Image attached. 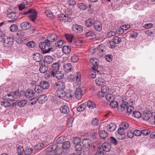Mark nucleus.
<instances>
[{
  "label": "nucleus",
  "instance_id": "62",
  "mask_svg": "<svg viewBox=\"0 0 155 155\" xmlns=\"http://www.w3.org/2000/svg\"><path fill=\"white\" fill-rule=\"evenodd\" d=\"M37 101V98L34 97L29 100V103L31 105H34L36 103Z\"/></svg>",
  "mask_w": 155,
  "mask_h": 155
},
{
  "label": "nucleus",
  "instance_id": "46",
  "mask_svg": "<svg viewBox=\"0 0 155 155\" xmlns=\"http://www.w3.org/2000/svg\"><path fill=\"white\" fill-rule=\"evenodd\" d=\"M113 40L115 44H118L121 42V39L120 38L115 36L113 38Z\"/></svg>",
  "mask_w": 155,
  "mask_h": 155
},
{
  "label": "nucleus",
  "instance_id": "21",
  "mask_svg": "<svg viewBox=\"0 0 155 155\" xmlns=\"http://www.w3.org/2000/svg\"><path fill=\"white\" fill-rule=\"evenodd\" d=\"M103 150L105 152H108L111 149L110 145L107 143H104L102 145Z\"/></svg>",
  "mask_w": 155,
  "mask_h": 155
},
{
  "label": "nucleus",
  "instance_id": "45",
  "mask_svg": "<svg viewBox=\"0 0 155 155\" xmlns=\"http://www.w3.org/2000/svg\"><path fill=\"white\" fill-rule=\"evenodd\" d=\"M93 70L95 71L98 74H101V68L99 67L98 65L95 66H93L92 67Z\"/></svg>",
  "mask_w": 155,
  "mask_h": 155
},
{
  "label": "nucleus",
  "instance_id": "37",
  "mask_svg": "<svg viewBox=\"0 0 155 155\" xmlns=\"http://www.w3.org/2000/svg\"><path fill=\"white\" fill-rule=\"evenodd\" d=\"M57 92L59 97L60 98L64 97L66 95V94L64 91V90L58 91Z\"/></svg>",
  "mask_w": 155,
  "mask_h": 155
},
{
  "label": "nucleus",
  "instance_id": "39",
  "mask_svg": "<svg viewBox=\"0 0 155 155\" xmlns=\"http://www.w3.org/2000/svg\"><path fill=\"white\" fill-rule=\"evenodd\" d=\"M65 37L68 42H71L72 41L73 36L71 35L66 34L65 35Z\"/></svg>",
  "mask_w": 155,
  "mask_h": 155
},
{
  "label": "nucleus",
  "instance_id": "60",
  "mask_svg": "<svg viewBox=\"0 0 155 155\" xmlns=\"http://www.w3.org/2000/svg\"><path fill=\"white\" fill-rule=\"evenodd\" d=\"M142 117L145 120H148L150 118L149 115L146 113L143 114Z\"/></svg>",
  "mask_w": 155,
  "mask_h": 155
},
{
  "label": "nucleus",
  "instance_id": "50",
  "mask_svg": "<svg viewBox=\"0 0 155 155\" xmlns=\"http://www.w3.org/2000/svg\"><path fill=\"white\" fill-rule=\"evenodd\" d=\"M134 110V107L132 106H129L127 107V111L129 113H131Z\"/></svg>",
  "mask_w": 155,
  "mask_h": 155
},
{
  "label": "nucleus",
  "instance_id": "53",
  "mask_svg": "<svg viewBox=\"0 0 155 155\" xmlns=\"http://www.w3.org/2000/svg\"><path fill=\"white\" fill-rule=\"evenodd\" d=\"M73 141L74 144H78L80 143L81 140L79 137H74L73 138Z\"/></svg>",
  "mask_w": 155,
  "mask_h": 155
},
{
  "label": "nucleus",
  "instance_id": "40",
  "mask_svg": "<svg viewBox=\"0 0 155 155\" xmlns=\"http://www.w3.org/2000/svg\"><path fill=\"white\" fill-rule=\"evenodd\" d=\"M85 36L86 37H95V33L93 31H90L87 32L85 34Z\"/></svg>",
  "mask_w": 155,
  "mask_h": 155
},
{
  "label": "nucleus",
  "instance_id": "59",
  "mask_svg": "<svg viewBox=\"0 0 155 155\" xmlns=\"http://www.w3.org/2000/svg\"><path fill=\"white\" fill-rule=\"evenodd\" d=\"M12 39L11 38H7L6 39H4V43L6 44H10Z\"/></svg>",
  "mask_w": 155,
  "mask_h": 155
},
{
  "label": "nucleus",
  "instance_id": "58",
  "mask_svg": "<svg viewBox=\"0 0 155 155\" xmlns=\"http://www.w3.org/2000/svg\"><path fill=\"white\" fill-rule=\"evenodd\" d=\"M109 90L108 87L105 85H104L101 88V91L105 94H106Z\"/></svg>",
  "mask_w": 155,
  "mask_h": 155
},
{
  "label": "nucleus",
  "instance_id": "23",
  "mask_svg": "<svg viewBox=\"0 0 155 155\" xmlns=\"http://www.w3.org/2000/svg\"><path fill=\"white\" fill-rule=\"evenodd\" d=\"M128 105V103L127 102H123L122 104L118 107V110L119 111H122L124 110L125 108Z\"/></svg>",
  "mask_w": 155,
  "mask_h": 155
},
{
  "label": "nucleus",
  "instance_id": "47",
  "mask_svg": "<svg viewBox=\"0 0 155 155\" xmlns=\"http://www.w3.org/2000/svg\"><path fill=\"white\" fill-rule=\"evenodd\" d=\"M110 104V106L113 108H116L117 107L118 104L117 101H112V102Z\"/></svg>",
  "mask_w": 155,
  "mask_h": 155
},
{
  "label": "nucleus",
  "instance_id": "7",
  "mask_svg": "<svg viewBox=\"0 0 155 155\" xmlns=\"http://www.w3.org/2000/svg\"><path fill=\"white\" fill-rule=\"evenodd\" d=\"M106 50V49L104 45L102 44L100 45H99L96 48H95V53L97 54H100L99 55V56H101V55H102L101 53L105 52Z\"/></svg>",
  "mask_w": 155,
  "mask_h": 155
},
{
  "label": "nucleus",
  "instance_id": "6",
  "mask_svg": "<svg viewBox=\"0 0 155 155\" xmlns=\"http://www.w3.org/2000/svg\"><path fill=\"white\" fill-rule=\"evenodd\" d=\"M65 85L64 83L61 81L57 82L55 83L53 85V87L57 91L64 90L65 88Z\"/></svg>",
  "mask_w": 155,
  "mask_h": 155
},
{
  "label": "nucleus",
  "instance_id": "14",
  "mask_svg": "<svg viewBox=\"0 0 155 155\" xmlns=\"http://www.w3.org/2000/svg\"><path fill=\"white\" fill-rule=\"evenodd\" d=\"M83 146L86 148H89L91 146L92 142L90 139L84 138L83 141Z\"/></svg>",
  "mask_w": 155,
  "mask_h": 155
},
{
  "label": "nucleus",
  "instance_id": "27",
  "mask_svg": "<svg viewBox=\"0 0 155 155\" xmlns=\"http://www.w3.org/2000/svg\"><path fill=\"white\" fill-rule=\"evenodd\" d=\"M48 70V67L45 65L43 64L40 66L39 70L41 73H45Z\"/></svg>",
  "mask_w": 155,
  "mask_h": 155
},
{
  "label": "nucleus",
  "instance_id": "42",
  "mask_svg": "<svg viewBox=\"0 0 155 155\" xmlns=\"http://www.w3.org/2000/svg\"><path fill=\"white\" fill-rule=\"evenodd\" d=\"M9 29L11 31L14 32L17 30L18 28L16 25L13 24L10 26Z\"/></svg>",
  "mask_w": 155,
  "mask_h": 155
},
{
  "label": "nucleus",
  "instance_id": "63",
  "mask_svg": "<svg viewBox=\"0 0 155 155\" xmlns=\"http://www.w3.org/2000/svg\"><path fill=\"white\" fill-rule=\"evenodd\" d=\"M98 120L96 118L93 119L91 121L92 124L94 126H97L98 124Z\"/></svg>",
  "mask_w": 155,
  "mask_h": 155
},
{
  "label": "nucleus",
  "instance_id": "11",
  "mask_svg": "<svg viewBox=\"0 0 155 155\" xmlns=\"http://www.w3.org/2000/svg\"><path fill=\"white\" fill-rule=\"evenodd\" d=\"M21 28L23 30H26L30 28L31 26L30 23L27 21L22 22L21 24Z\"/></svg>",
  "mask_w": 155,
  "mask_h": 155
},
{
  "label": "nucleus",
  "instance_id": "54",
  "mask_svg": "<svg viewBox=\"0 0 155 155\" xmlns=\"http://www.w3.org/2000/svg\"><path fill=\"white\" fill-rule=\"evenodd\" d=\"M64 136H61L59 137L56 140L57 143L61 144L62 143L64 140Z\"/></svg>",
  "mask_w": 155,
  "mask_h": 155
},
{
  "label": "nucleus",
  "instance_id": "61",
  "mask_svg": "<svg viewBox=\"0 0 155 155\" xmlns=\"http://www.w3.org/2000/svg\"><path fill=\"white\" fill-rule=\"evenodd\" d=\"M46 15L48 17L52 18H53V15L51 12L49 11H47L45 12Z\"/></svg>",
  "mask_w": 155,
  "mask_h": 155
},
{
  "label": "nucleus",
  "instance_id": "19",
  "mask_svg": "<svg viewBox=\"0 0 155 155\" xmlns=\"http://www.w3.org/2000/svg\"><path fill=\"white\" fill-rule=\"evenodd\" d=\"M35 94V92L33 90H30L25 92V95L27 98H29L33 97Z\"/></svg>",
  "mask_w": 155,
  "mask_h": 155
},
{
  "label": "nucleus",
  "instance_id": "49",
  "mask_svg": "<svg viewBox=\"0 0 155 155\" xmlns=\"http://www.w3.org/2000/svg\"><path fill=\"white\" fill-rule=\"evenodd\" d=\"M35 43L33 41H30L26 43V45L29 48H34L35 45Z\"/></svg>",
  "mask_w": 155,
  "mask_h": 155
},
{
  "label": "nucleus",
  "instance_id": "52",
  "mask_svg": "<svg viewBox=\"0 0 155 155\" xmlns=\"http://www.w3.org/2000/svg\"><path fill=\"white\" fill-rule=\"evenodd\" d=\"M75 76L76 77V81L79 82L81 80V75L80 73L76 72L75 74Z\"/></svg>",
  "mask_w": 155,
  "mask_h": 155
},
{
  "label": "nucleus",
  "instance_id": "29",
  "mask_svg": "<svg viewBox=\"0 0 155 155\" xmlns=\"http://www.w3.org/2000/svg\"><path fill=\"white\" fill-rule=\"evenodd\" d=\"M90 62L92 65L94 66H95L98 65L99 64L98 60L95 58H91L90 60Z\"/></svg>",
  "mask_w": 155,
  "mask_h": 155
},
{
  "label": "nucleus",
  "instance_id": "32",
  "mask_svg": "<svg viewBox=\"0 0 155 155\" xmlns=\"http://www.w3.org/2000/svg\"><path fill=\"white\" fill-rule=\"evenodd\" d=\"M12 93L14 98V100L18 99L21 96V93L19 92L15 91Z\"/></svg>",
  "mask_w": 155,
  "mask_h": 155
},
{
  "label": "nucleus",
  "instance_id": "16",
  "mask_svg": "<svg viewBox=\"0 0 155 155\" xmlns=\"http://www.w3.org/2000/svg\"><path fill=\"white\" fill-rule=\"evenodd\" d=\"M47 99V97L46 95L42 94L40 95L37 100L38 102L42 104L45 102Z\"/></svg>",
  "mask_w": 155,
  "mask_h": 155
},
{
  "label": "nucleus",
  "instance_id": "36",
  "mask_svg": "<svg viewBox=\"0 0 155 155\" xmlns=\"http://www.w3.org/2000/svg\"><path fill=\"white\" fill-rule=\"evenodd\" d=\"M106 99L108 101L111 102L114 100V97L113 95L110 94H107L105 96Z\"/></svg>",
  "mask_w": 155,
  "mask_h": 155
},
{
  "label": "nucleus",
  "instance_id": "51",
  "mask_svg": "<svg viewBox=\"0 0 155 155\" xmlns=\"http://www.w3.org/2000/svg\"><path fill=\"white\" fill-rule=\"evenodd\" d=\"M45 147V145L44 143H39L35 146V149H41Z\"/></svg>",
  "mask_w": 155,
  "mask_h": 155
},
{
  "label": "nucleus",
  "instance_id": "31",
  "mask_svg": "<svg viewBox=\"0 0 155 155\" xmlns=\"http://www.w3.org/2000/svg\"><path fill=\"white\" fill-rule=\"evenodd\" d=\"M87 106L89 108L93 109L96 107V105L95 103L92 101L88 100L87 102Z\"/></svg>",
  "mask_w": 155,
  "mask_h": 155
},
{
  "label": "nucleus",
  "instance_id": "2",
  "mask_svg": "<svg viewBox=\"0 0 155 155\" xmlns=\"http://www.w3.org/2000/svg\"><path fill=\"white\" fill-rule=\"evenodd\" d=\"M49 86V84L48 81H42L39 82V84L35 86V90L37 93L41 94L43 92L44 90L48 89Z\"/></svg>",
  "mask_w": 155,
  "mask_h": 155
},
{
  "label": "nucleus",
  "instance_id": "35",
  "mask_svg": "<svg viewBox=\"0 0 155 155\" xmlns=\"http://www.w3.org/2000/svg\"><path fill=\"white\" fill-rule=\"evenodd\" d=\"M86 107V105L82 104L77 107V110L79 112H82L84 110Z\"/></svg>",
  "mask_w": 155,
  "mask_h": 155
},
{
  "label": "nucleus",
  "instance_id": "20",
  "mask_svg": "<svg viewBox=\"0 0 155 155\" xmlns=\"http://www.w3.org/2000/svg\"><path fill=\"white\" fill-rule=\"evenodd\" d=\"M61 112L64 114H67L69 112V107L66 105L61 106L60 108Z\"/></svg>",
  "mask_w": 155,
  "mask_h": 155
},
{
  "label": "nucleus",
  "instance_id": "38",
  "mask_svg": "<svg viewBox=\"0 0 155 155\" xmlns=\"http://www.w3.org/2000/svg\"><path fill=\"white\" fill-rule=\"evenodd\" d=\"M133 115L134 117L137 118H140L141 116V113L138 111H134L133 112Z\"/></svg>",
  "mask_w": 155,
  "mask_h": 155
},
{
  "label": "nucleus",
  "instance_id": "13",
  "mask_svg": "<svg viewBox=\"0 0 155 155\" xmlns=\"http://www.w3.org/2000/svg\"><path fill=\"white\" fill-rule=\"evenodd\" d=\"M107 130L110 132L114 131L115 130L116 128V126L114 123H110L106 127Z\"/></svg>",
  "mask_w": 155,
  "mask_h": 155
},
{
  "label": "nucleus",
  "instance_id": "28",
  "mask_svg": "<svg viewBox=\"0 0 155 155\" xmlns=\"http://www.w3.org/2000/svg\"><path fill=\"white\" fill-rule=\"evenodd\" d=\"M71 143L68 141L64 142L62 145V148L64 150L68 149L70 147Z\"/></svg>",
  "mask_w": 155,
  "mask_h": 155
},
{
  "label": "nucleus",
  "instance_id": "56",
  "mask_svg": "<svg viewBox=\"0 0 155 155\" xmlns=\"http://www.w3.org/2000/svg\"><path fill=\"white\" fill-rule=\"evenodd\" d=\"M17 150L18 153L20 154H22L24 152L23 147L21 146H19L18 147Z\"/></svg>",
  "mask_w": 155,
  "mask_h": 155
},
{
  "label": "nucleus",
  "instance_id": "3",
  "mask_svg": "<svg viewBox=\"0 0 155 155\" xmlns=\"http://www.w3.org/2000/svg\"><path fill=\"white\" fill-rule=\"evenodd\" d=\"M24 14H27L30 19L32 21H34L37 17V11L35 9H30L28 11L24 12Z\"/></svg>",
  "mask_w": 155,
  "mask_h": 155
},
{
  "label": "nucleus",
  "instance_id": "33",
  "mask_svg": "<svg viewBox=\"0 0 155 155\" xmlns=\"http://www.w3.org/2000/svg\"><path fill=\"white\" fill-rule=\"evenodd\" d=\"M45 62L48 64H51L53 61V59L50 56H46L45 57Z\"/></svg>",
  "mask_w": 155,
  "mask_h": 155
},
{
  "label": "nucleus",
  "instance_id": "5",
  "mask_svg": "<svg viewBox=\"0 0 155 155\" xmlns=\"http://www.w3.org/2000/svg\"><path fill=\"white\" fill-rule=\"evenodd\" d=\"M58 19L61 22H70L72 21V19L70 17L63 14H59L58 16Z\"/></svg>",
  "mask_w": 155,
  "mask_h": 155
},
{
  "label": "nucleus",
  "instance_id": "30",
  "mask_svg": "<svg viewBox=\"0 0 155 155\" xmlns=\"http://www.w3.org/2000/svg\"><path fill=\"white\" fill-rule=\"evenodd\" d=\"M62 51L66 54H68L70 52V47L68 46L65 45L62 48Z\"/></svg>",
  "mask_w": 155,
  "mask_h": 155
},
{
  "label": "nucleus",
  "instance_id": "44",
  "mask_svg": "<svg viewBox=\"0 0 155 155\" xmlns=\"http://www.w3.org/2000/svg\"><path fill=\"white\" fill-rule=\"evenodd\" d=\"M78 6L81 10H85L87 8L86 5L83 3H80L78 4Z\"/></svg>",
  "mask_w": 155,
  "mask_h": 155
},
{
  "label": "nucleus",
  "instance_id": "9",
  "mask_svg": "<svg viewBox=\"0 0 155 155\" xmlns=\"http://www.w3.org/2000/svg\"><path fill=\"white\" fill-rule=\"evenodd\" d=\"M39 47L41 49L44 50L43 52L44 53H48L52 50V48H47L44 42H41L40 43Z\"/></svg>",
  "mask_w": 155,
  "mask_h": 155
},
{
  "label": "nucleus",
  "instance_id": "8",
  "mask_svg": "<svg viewBox=\"0 0 155 155\" xmlns=\"http://www.w3.org/2000/svg\"><path fill=\"white\" fill-rule=\"evenodd\" d=\"M7 15L8 18L11 19V20H8V22H13L18 18L17 14L14 12L9 13Z\"/></svg>",
  "mask_w": 155,
  "mask_h": 155
},
{
  "label": "nucleus",
  "instance_id": "48",
  "mask_svg": "<svg viewBox=\"0 0 155 155\" xmlns=\"http://www.w3.org/2000/svg\"><path fill=\"white\" fill-rule=\"evenodd\" d=\"M27 102V101L25 100L21 101L18 102V105L20 107H23L26 104Z\"/></svg>",
  "mask_w": 155,
  "mask_h": 155
},
{
  "label": "nucleus",
  "instance_id": "4",
  "mask_svg": "<svg viewBox=\"0 0 155 155\" xmlns=\"http://www.w3.org/2000/svg\"><path fill=\"white\" fill-rule=\"evenodd\" d=\"M49 75L45 76L46 78H48L50 76H52L53 77H55L58 79L60 80L63 77L64 75L63 73H62L61 71H57L56 72H53V71H50L48 72ZM47 75V73L46 74V75Z\"/></svg>",
  "mask_w": 155,
  "mask_h": 155
},
{
  "label": "nucleus",
  "instance_id": "24",
  "mask_svg": "<svg viewBox=\"0 0 155 155\" xmlns=\"http://www.w3.org/2000/svg\"><path fill=\"white\" fill-rule=\"evenodd\" d=\"M94 19L92 18L86 20L85 21V25L88 27H90L92 26V25L94 24Z\"/></svg>",
  "mask_w": 155,
  "mask_h": 155
},
{
  "label": "nucleus",
  "instance_id": "55",
  "mask_svg": "<svg viewBox=\"0 0 155 155\" xmlns=\"http://www.w3.org/2000/svg\"><path fill=\"white\" fill-rule=\"evenodd\" d=\"M1 104L2 106H4L5 107H8L11 105V103L8 101H3L1 102Z\"/></svg>",
  "mask_w": 155,
  "mask_h": 155
},
{
  "label": "nucleus",
  "instance_id": "43",
  "mask_svg": "<svg viewBox=\"0 0 155 155\" xmlns=\"http://www.w3.org/2000/svg\"><path fill=\"white\" fill-rule=\"evenodd\" d=\"M64 41L62 40H60L58 41L55 43V45L56 47L60 48L62 47Z\"/></svg>",
  "mask_w": 155,
  "mask_h": 155
},
{
  "label": "nucleus",
  "instance_id": "26",
  "mask_svg": "<svg viewBox=\"0 0 155 155\" xmlns=\"http://www.w3.org/2000/svg\"><path fill=\"white\" fill-rule=\"evenodd\" d=\"M99 135L101 138L104 139L107 138L108 136L107 132L104 130L100 131L99 132Z\"/></svg>",
  "mask_w": 155,
  "mask_h": 155
},
{
  "label": "nucleus",
  "instance_id": "12",
  "mask_svg": "<svg viewBox=\"0 0 155 155\" xmlns=\"http://www.w3.org/2000/svg\"><path fill=\"white\" fill-rule=\"evenodd\" d=\"M94 27L97 31H100L102 28V25L101 23L99 21H95L94 24Z\"/></svg>",
  "mask_w": 155,
  "mask_h": 155
},
{
  "label": "nucleus",
  "instance_id": "64",
  "mask_svg": "<svg viewBox=\"0 0 155 155\" xmlns=\"http://www.w3.org/2000/svg\"><path fill=\"white\" fill-rule=\"evenodd\" d=\"M133 132L134 135L136 136H140L141 135V131L139 130H136Z\"/></svg>",
  "mask_w": 155,
  "mask_h": 155
},
{
  "label": "nucleus",
  "instance_id": "41",
  "mask_svg": "<svg viewBox=\"0 0 155 155\" xmlns=\"http://www.w3.org/2000/svg\"><path fill=\"white\" fill-rule=\"evenodd\" d=\"M104 81V79L100 78H99L96 79L95 82L97 86H100L103 83Z\"/></svg>",
  "mask_w": 155,
  "mask_h": 155
},
{
  "label": "nucleus",
  "instance_id": "22",
  "mask_svg": "<svg viewBox=\"0 0 155 155\" xmlns=\"http://www.w3.org/2000/svg\"><path fill=\"white\" fill-rule=\"evenodd\" d=\"M33 58L35 61L37 62H39L42 59V58L40 54L38 53H35L34 54Z\"/></svg>",
  "mask_w": 155,
  "mask_h": 155
},
{
  "label": "nucleus",
  "instance_id": "34",
  "mask_svg": "<svg viewBox=\"0 0 155 155\" xmlns=\"http://www.w3.org/2000/svg\"><path fill=\"white\" fill-rule=\"evenodd\" d=\"M129 127L128 124L126 122H122L120 124V129L124 130L127 129Z\"/></svg>",
  "mask_w": 155,
  "mask_h": 155
},
{
  "label": "nucleus",
  "instance_id": "17",
  "mask_svg": "<svg viewBox=\"0 0 155 155\" xmlns=\"http://www.w3.org/2000/svg\"><path fill=\"white\" fill-rule=\"evenodd\" d=\"M48 38L51 42L55 41L58 39L57 36L54 34H50Z\"/></svg>",
  "mask_w": 155,
  "mask_h": 155
},
{
  "label": "nucleus",
  "instance_id": "18",
  "mask_svg": "<svg viewBox=\"0 0 155 155\" xmlns=\"http://www.w3.org/2000/svg\"><path fill=\"white\" fill-rule=\"evenodd\" d=\"M59 64L58 62H56L53 64L51 66V70L50 71L56 72L58 71V70L59 68Z\"/></svg>",
  "mask_w": 155,
  "mask_h": 155
},
{
  "label": "nucleus",
  "instance_id": "15",
  "mask_svg": "<svg viewBox=\"0 0 155 155\" xmlns=\"http://www.w3.org/2000/svg\"><path fill=\"white\" fill-rule=\"evenodd\" d=\"M75 95L76 98L78 99L81 97L82 95V91L80 88H78L76 89Z\"/></svg>",
  "mask_w": 155,
  "mask_h": 155
},
{
  "label": "nucleus",
  "instance_id": "10",
  "mask_svg": "<svg viewBox=\"0 0 155 155\" xmlns=\"http://www.w3.org/2000/svg\"><path fill=\"white\" fill-rule=\"evenodd\" d=\"M72 30L76 32L80 33L82 31L83 27L78 24L73 25L72 27Z\"/></svg>",
  "mask_w": 155,
  "mask_h": 155
},
{
  "label": "nucleus",
  "instance_id": "1",
  "mask_svg": "<svg viewBox=\"0 0 155 155\" xmlns=\"http://www.w3.org/2000/svg\"><path fill=\"white\" fill-rule=\"evenodd\" d=\"M45 152L46 155H57L61 154L63 150L56 145H52L45 150Z\"/></svg>",
  "mask_w": 155,
  "mask_h": 155
},
{
  "label": "nucleus",
  "instance_id": "57",
  "mask_svg": "<svg viewBox=\"0 0 155 155\" xmlns=\"http://www.w3.org/2000/svg\"><path fill=\"white\" fill-rule=\"evenodd\" d=\"M33 151V149L31 148H28L24 151L26 155H29L31 154Z\"/></svg>",
  "mask_w": 155,
  "mask_h": 155
},
{
  "label": "nucleus",
  "instance_id": "25",
  "mask_svg": "<svg viewBox=\"0 0 155 155\" xmlns=\"http://www.w3.org/2000/svg\"><path fill=\"white\" fill-rule=\"evenodd\" d=\"M72 65L71 63H67L64 66V69L66 72L70 71L71 69Z\"/></svg>",
  "mask_w": 155,
  "mask_h": 155
}]
</instances>
